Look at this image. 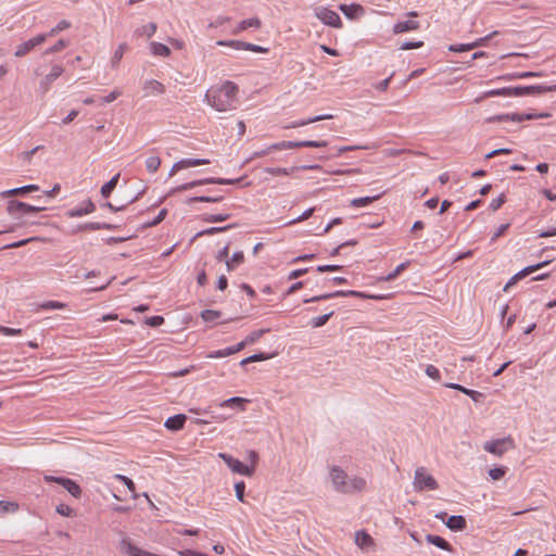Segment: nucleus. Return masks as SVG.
Returning a JSON list of instances; mask_svg holds the SVG:
<instances>
[{
  "label": "nucleus",
  "mask_w": 556,
  "mask_h": 556,
  "mask_svg": "<svg viewBox=\"0 0 556 556\" xmlns=\"http://www.w3.org/2000/svg\"><path fill=\"white\" fill-rule=\"evenodd\" d=\"M56 513L64 517H71L74 514V510L72 507L65 504H59L55 508Z\"/></svg>",
  "instance_id": "5fc2aeb1"
},
{
  "label": "nucleus",
  "mask_w": 556,
  "mask_h": 556,
  "mask_svg": "<svg viewBox=\"0 0 556 556\" xmlns=\"http://www.w3.org/2000/svg\"><path fill=\"white\" fill-rule=\"evenodd\" d=\"M244 490L245 483L243 481H239L235 483L236 496L240 502H244Z\"/></svg>",
  "instance_id": "6e6d98bb"
},
{
  "label": "nucleus",
  "mask_w": 556,
  "mask_h": 556,
  "mask_svg": "<svg viewBox=\"0 0 556 556\" xmlns=\"http://www.w3.org/2000/svg\"><path fill=\"white\" fill-rule=\"evenodd\" d=\"M426 375L434 380L440 379V371L439 369L433 365H428L426 367Z\"/></svg>",
  "instance_id": "0e129e2a"
},
{
  "label": "nucleus",
  "mask_w": 556,
  "mask_h": 556,
  "mask_svg": "<svg viewBox=\"0 0 556 556\" xmlns=\"http://www.w3.org/2000/svg\"><path fill=\"white\" fill-rule=\"evenodd\" d=\"M157 29V26L155 23H149L147 25H143V26H140L138 27L136 30H135V36H138V37H152L155 31Z\"/></svg>",
  "instance_id": "72a5a7b5"
},
{
  "label": "nucleus",
  "mask_w": 556,
  "mask_h": 556,
  "mask_svg": "<svg viewBox=\"0 0 556 556\" xmlns=\"http://www.w3.org/2000/svg\"><path fill=\"white\" fill-rule=\"evenodd\" d=\"M338 296H356V298H361V299H375V300L382 299V296H380V295H368L364 292L354 291V290H346V291L338 290V291H334L331 293H324V294L316 295V296H313L309 299H305L304 303H313V302L333 299V298H338Z\"/></svg>",
  "instance_id": "20e7f679"
},
{
  "label": "nucleus",
  "mask_w": 556,
  "mask_h": 556,
  "mask_svg": "<svg viewBox=\"0 0 556 556\" xmlns=\"http://www.w3.org/2000/svg\"><path fill=\"white\" fill-rule=\"evenodd\" d=\"M448 50L454 52L469 51L472 50V46L471 43L451 45Z\"/></svg>",
  "instance_id": "e2e57ef3"
},
{
  "label": "nucleus",
  "mask_w": 556,
  "mask_h": 556,
  "mask_svg": "<svg viewBox=\"0 0 556 556\" xmlns=\"http://www.w3.org/2000/svg\"><path fill=\"white\" fill-rule=\"evenodd\" d=\"M216 43L218 46L231 47L236 50H248V51L260 52V53L268 52L267 48H264V47H261V46H257L254 43L240 41V40H218Z\"/></svg>",
  "instance_id": "f8f14e48"
},
{
  "label": "nucleus",
  "mask_w": 556,
  "mask_h": 556,
  "mask_svg": "<svg viewBox=\"0 0 556 556\" xmlns=\"http://www.w3.org/2000/svg\"><path fill=\"white\" fill-rule=\"evenodd\" d=\"M128 49V46L127 43L123 42V43H119V46L117 47V49L114 51L113 53V56L111 59V65L113 68L117 67L125 51Z\"/></svg>",
  "instance_id": "e433bc0d"
},
{
  "label": "nucleus",
  "mask_w": 556,
  "mask_h": 556,
  "mask_svg": "<svg viewBox=\"0 0 556 556\" xmlns=\"http://www.w3.org/2000/svg\"><path fill=\"white\" fill-rule=\"evenodd\" d=\"M150 50L153 55L168 58L170 55V49L161 42H150Z\"/></svg>",
  "instance_id": "2f4dec72"
},
{
  "label": "nucleus",
  "mask_w": 556,
  "mask_h": 556,
  "mask_svg": "<svg viewBox=\"0 0 556 556\" xmlns=\"http://www.w3.org/2000/svg\"><path fill=\"white\" fill-rule=\"evenodd\" d=\"M42 148H43L42 146H37V147H35L34 149H31V150H29V151H24V152H22V153L20 154V157H21L23 161H25V162H30V160H31L33 155H34L37 151L41 150Z\"/></svg>",
  "instance_id": "052dcab7"
},
{
  "label": "nucleus",
  "mask_w": 556,
  "mask_h": 556,
  "mask_svg": "<svg viewBox=\"0 0 556 556\" xmlns=\"http://www.w3.org/2000/svg\"><path fill=\"white\" fill-rule=\"evenodd\" d=\"M0 333L3 336H16L22 333V329L9 328L5 326H0Z\"/></svg>",
  "instance_id": "338daca9"
},
{
  "label": "nucleus",
  "mask_w": 556,
  "mask_h": 556,
  "mask_svg": "<svg viewBox=\"0 0 556 556\" xmlns=\"http://www.w3.org/2000/svg\"><path fill=\"white\" fill-rule=\"evenodd\" d=\"M68 42L64 39H60L55 45L46 50V54L55 53L67 47Z\"/></svg>",
  "instance_id": "864d4df0"
},
{
  "label": "nucleus",
  "mask_w": 556,
  "mask_h": 556,
  "mask_svg": "<svg viewBox=\"0 0 556 556\" xmlns=\"http://www.w3.org/2000/svg\"><path fill=\"white\" fill-rule=\"evenodd\" d=\"M551 261H544V262H541V263H538L535 265H530V266H527L525 267L523 269H521L520 271H518L516 275H514L508 281L507 283L504 286V291H507L509 288H511L518 280L525 278L527 275L546 266L547 264H549Z\"/></svg>",
  "instance_id": "4468645a"
},
{
  "label": "nucleus",
  "mask_w": 556,
  "mask_h": 556,
  "mask_svg": "<svg viewBox=\"0 0 556 556\" xmlns=\"http://www.w3.org/2000/svg\"><path fill=\"white\" fill-rule=\"evenodd\" d=\"M71 26L70 22H67L66 20H62L61 22H59V24L53 27L47 35L48 37H52V36H55L56 34H59L60 31L64 30V29H67L68 27Z\"/></svg>",
  "instance_id": "de8ad7c7"
},
{
  "label": "nucleus",
  "mask_w": 556,
  "mask_h": 556,
  "mask_svg": "<svg viewBox=\"0 0 556 556\" xmlns=\"http://www.w3.org/2000/svg\"><path fill=\"white\" fill-rule=\"evenodd\" d=\"M248 402L247 399L233 396L225 400L220 403L222 407H233L238 406L241 410H244V404Z\"/></svg>",
  "instance_id": "4c0bfd02"
},
{
  "label": "nucleus",
  "mask_w": 556,
  "mask_h": 556,
  "mask_svg": "<svg viewBox=\"0 0 556 556\" xmlns=\"http://www.w3.org/2000/svg\"><path fill=\"white\" fill-rule=\"evenodd\" d=\"M64 72V67L62 65H53L50 73L47 74L39 83V89L41 93H46L49 89L51 84L58 79Z\"/></svg>",
  "instance_id": "2eb2a0df"
},
{
  "label": "nucleus",
  "mask_w": 556,
  "mask_h": 556,
  "mask_svg": "<svg viewBox=\"0 0 556 556\" xmlns=\"http://www.w3.org/2000/svg\"><path fill=\"white\" fill-rule=\"evenodd\" d=\"M121 94H122V92H121L118 89H115V90H113L112 92H110L108 96H105L104 98H102V101H103L104 103H111V102H113L114 100H116Z\"/></svg>",
  "instance_id": "774afa93"
},
{
  "label": "nucleus",
  "mask_w": 556,
  "mask_h": 556,
  "mask_svg": "<svg viewBox=\"0 0 556 556\" xmlns=\"http://www.w3.org/2000/svg\"><path fill=\"white\" fill-rule=\"evenodd\" d=\"M242 178H239V179H226V178H204V179H199V180H193L191 181L192 184H194V187L197 186H201V185H207V184H216V185H233V184H237L241 180Z\"/></svg>",
  "instance_id": "bb28decb"
},
{
  "label": "nucleus",
  "mask_w": 556,
  "mask_h": 556,
  "mask_svg": "<svg viewBox=\"0 0 556 556\" xmlns=\"http://www.w3.org/2000/svg\"><path fill=\"white\" fill-rule=\"evenodd\" d=\"M218 456L224 460V463L230 468L232 472L247 477H252L254 475L253 466L244 465L239 459L226 453H219Z\"/></svg>",
  "instance_id": "0eeeda50"
},
{
  "label": "nucleus",
  "mask_w": 556,
  "mask_h": 556,
  "mask_svg": "<svg viewBox=\"0 0 556 556\" xmlns=\"http://www.w3.org/2000/svg\"><path fill=\"white\" fill-rule=\"evenodd\" d=\"M115 479L122 481L126 486L127 489L130 491V492H134L135 491V483L131 479H129L128 477L124 476V475H115L114 476Z\"/></svg>",
  "instance_id": "13d9d810"
},
{
  "label": "nucleus",
  "mask_w": 556,
  "mask_h": 556,
  "mask_svg": "<svg viewBox=\"0 0 556 556\" xmlns=\"http://www.w3.org/2000/svg\"><path fill=\"white\" fill-rule=\"evenodd\" d=\"M426 541L429 543V544H432L441 549H444V551H447L450 553L453 552V547L452 545L445 541L443 538L439 536V535H434V534H427L426 535Z\"/></svg>",
  "instance_id": "cd10ccee"
},
{
  "label": "nucleus",
  "mask_w": 556,
  "mask_h": 556,
  "mask_svg": "<svg viewBox=\"0 0 556 556\" xmlns=\"http://www.w3.org/2000/svg\"><path fill=\"white\" fill-rule=\"evenodd\" d=\"M161 166V159L156 155L150 156L146 161L148 172L155 173Z\"/></svg>",
  "instance_id": "a19ab883"
},
{
  "label": "nucleus",
  "mask_w": 556,
  "mask_h": 556,
  "mask_svg": "<svg viewBox=\"0 0 556 556\" xmlns=\"http://www.w3.org/2000/svg\"><path fill=\"white\" fill-rule=\"evenodd\" d=\"M113 228H115V226L109 223H86L77 226L76 229L72 231V233H76L78 231H94L100 229L111 230Z\"/></svg>",
  "instance_id": "412c9836"
},
{
  "label": "nucleus",
  "mask_w": 556,
  "mask_h": 556,
  "mask_svg": "<svg viewBox=\"0 0 556 556\" xmlns=\"http://www.w3.org/2000/svg\"><path fill=\"white\" fill-rule=\"evenodd\" d=\"M269 329H260L256 331L251 332L244 340V344H252L255 341H257L260 338H262L265 333H267Z\"/></svg>",
  "instance_id": "37998d69"
},
{
  "label": "nucleus",
  "mask_w": 556,
  "mask_h": 556,
  "mask_svg": "<svg viewBox=\"0 0 556 556\" xmlns=\"http://www.w3.org/2000/svg\"><path fill=\"white\" fill-rule=\"evenodd\" d=\"M118 179H119V174H116L106 184H104L101 187V194L104 198H109L111 195L112 191L114 190V188L116 187V185L118 182Z\"/></svg>",
  "instance_id": "c9c22d12"
},
{
  "label": "nucleus",
  "mask_w": 556,
  "mask_h": 556,
  "mask_svg": "<svg viewBox=\"0 0 556 556\" xmlns=\"http://www.w3.org/2000/svg\"><path fill=\"white\" fill-rule=\"evenodd\" d=\"M164 323V318L162 316H152L146 319V324L150 327H159Z\"/></svg>",
  "instance_id": "69168bd1"
},
{
  "label": "nucleus",
  "mask_w": 556,
  "mask_h": 556,
  "mask_svg": "<svg viewBox=\"0 0 556 556\" xmlns=\"http://www.w3.org/2000/svg\"><path fill=\"white\" fill-rule=\"evenodd\" d=\"M144 90V96H156L165 92V87L162 83L155 79H148L143 83L142 86Z\"/></svg>",
  "instance_id": "a211bd4d"
},
{
  "label": "nucleus",
  "mask_w": 556,
  "mask_h": 556,
  "mask_svg": "<svg viewBox=\"0 0 556 556\" xmlns=\"http://www.w3.org/2000/svg\"><path fill=\"white\" fill-rule=\"evenodd\" d=\"M46 210L45 206H35L17 200H11L8 202L7 211L11 216H23L26 214H36Z\"/></svg>",
  "instance_id": "39448f33"
},
{
  "label": "nucleus",
  "mask_w": 556,
  "mask_h": 556,
  "mask_svg": "<svg viewBox=\"0 0 556 556\" xmlns=\"http://www.w3.org/2000/svg\"><path fill=\"white\" fill-rule=\"evenodd\" d=\"M43 480L46 482H55L62 485L75 498H79L81 496V488L70 478L45 475Z\"/></svg>",
  "instance_id": "6e6552de"
},
{
  "label": "nucleus",
  "mask_w": 556,
  "mask_h": 556,
  "mask_svg": "<svg viewBox=\"0 0 556 556\" xmlns=\"http://www.w3.org/2000/svg\"><path fill=\"white\" fill-rule=\"evenodd\" d=\"M207 159H184L174 164V169H184L187 167L208 164Z\"/></svg>",
  "instance_id": "393cba45"
},
{
  "label": "nucleus",
  "mask_w": 556,
  "mask_h": 556,
  "mask_svg": "<svg viewBox=\"0 0 556 556\" xmlns=\"http://www.w3.org/2000/svg\"><path fill=\"white\" fill-rule=\"evenodd\" d=\"M47 38H48V35H41V34H40V35H37L36 37H34V38H31V39H29V40H27V41H25V42L21 43V45L17 47V49H16V51H15L14 55H15L16 58H21V56L26 55V54H27L28 52H30L35 47H37V46L41 45L42 42H45V41L47 40Z\"/></svg>",
  "instance_id": "ddd939ff"
},
{
  "label": "nucleus",
  "mask_w": 556,
  "mask_h": 556,
  "mask_svg": "<svg viewBox=\"0 0 556 556\" xmlns=\"http://www.w3.org/2000/svg\"><path fill=\"white\" fill-rule=\"evenodd\" d=\"M355 543L362 549H367L368 547L374 546L372 538L365 531H357L355 533Z\"/></svg>",
  "instance_id": "c756f323"
},
{
  "label": "nucleus",
  "mask_w": 556,
  "mask_h": 556,
  "mask_svg": "<svg viewBox=\"0 0 556 556\" xmlns=\"http://www.w3.org/2000/svg\"><path fill=\"white\" fill-rule=\"evenodd\" d=\"M222 199H223L222 197H205V195H202V197L190 198L189 202H210V203H215V202L222 201Z\"/></svg>",
  "instance_id": "603ef678"
},
{
  "label": "nucleus",
  "mask_w": 556,
  "mask_h": 556,
  "mask_svg": "<svg viewBox=\"0 0 556 556\" xmlns=\"http://www.w3.org/2000/svg\"><path fill=\"white\" fill-rule=\"evenodd\" d=\"M230 217L229 214H211L205 217V220L208 223H218V222H225Z\"/></svg>",
  "instance_id": "bf43d9fd"
},
{
  "label": "nucleus",
  "mask_w": 556,
  "mask_h": 556,
  "mask_svg": "<svg viewBox=\"0 0 556 556\" xmlns=\"http://www.w3.org/2000/svg\"><path fill=\"white\" fill-rule=\"evenodd\" d=\"M238 92V86L233 81L226 80L220 87L208 89L205 93V101L218 112L236 110Z\"/></svg>",
  "instance_id": "f257e3e1"
},
{
  "label": "nucleus",
  "mask_w": 556,
  "mask_h": 556,
  "mask_svg": "<svg viewBox=\"0 0 556 556\" xmlns=\"http://www.w3.org/2000/svg\"><path fill=\"white\" fill-rule=\"evenodd\" d=\"M261 26V21L257 18V17H253V18H249V20H243L240 22L239 26H238V29L235 31V34L239 33V31H242V30H245L250 27H255V28H258Z\"/></svg>",
  "instance_id": "58836bf2"
},
{
  "label": "nucleus",
  "mask_w": 556,
  "mask_h": 556,
  "mask_svg": "<svg viewBox=\"0 0 556 556\" xmlns=\"http://www.w3.org/2000/svg\"><path fill=\"white\" fill-rule=\"evenodd\" d=\"M314 212H315V207H309L305 212H303L302 215H300L299 217H296L294 219H291V220L285 223L283 225L285 226H290V225H294L296 223H301L303 220H306V219H308L314 214Z\"/></svg>",
  "instance_id": "c03bdc74"
},
{
  "label": "nucleus",
  "mask_w": 556,
  "mask_h": 556,
  "mask_svg": "<svg viewBox=\"0 0 556 556\" xmlns=\"http://www.w3.org/2000/svg\"><path fill=\"white\" fill-rule=\"evenodd\" d=\"M445 525L452 531H462V530H464L466 528L467 522H466V519L463 516L457 515V516H451L445 521Z\"/></svg>",
  "instance_id": "c85d7f7f"
},
{
  "label": "nucleus",
  "mask_w": 556,
  "mask_h": 556,
  "mask_svg": "<svg viewBox=\"0 0 556 556\" xmlns=\"http://www.w3.org/2000/svg\"><path fill=\"white\" fill-rule=\"evenodd\" d=\"M485 97H494V96H506L510 97V87L494 89L485 92Z\"/></svg>",
  "instance_id": "3c124183"
},
{
  "label": "nucleus",
  "mask_w": 556,
  "mask_h": 556,
  "mask_svg": "<svg viewBox=\"0 0 556 556\" xmlns=\"http://www.w3.org/2000/svg\"><path fill=\"white\" fill-rule=\"evenodd\" d=\"M332 315H333V312H329L328 314H325V315H321L318 317H314L311 319L309 324L314 328H319V327L324 326L330 319V317Z\"/></svg>",
  "instance_id": "79ce46f5"
},
{
  "label": "nucleus",
  "mask_w": 556,
  "mask_h": 556,
  "mask_svg": "<svg viewBox=\"0 0 556 556\" xmlns=\"http://www.w3.org/2000/svg\"><path fill=\"white\" fill-rule=\"evenodd\" d=\"M548 113L541 114H531V113H513V114H501L490 118V122H502V121H513L516 123H521L523 121H530L534 118H546L548 117Z\"/></svg>",
  "instance_id": "9d476101"
},
{
  "label": "nucleus",
  "mask_w": 556,
  "mask_h": 556,
  "mask_svg": "<svg viewBox=\"0 0 556 556\" xmlns=\"http://www.w3.org/2000/svg\"><path fill=\"white\" fill-rule=\"evenodd\" d=\"M332 117L333 116L330 115V114L317 115V116H314V117H311V118H307V119L295 121L293 123H290V124L283 126V128H286V129L299 128V127H303V126H306L308 124L316 123V122H319V121L331 119Z\"/></svg>",
  "instance_id": "5701e85b"
},
{
  "label": "nucleus",
  "mask_w": 556,
  "mask_h": 556,
  "mask_svg": "<svg viewBox=\"0 0 556 556\" xmlns=\"http://www.w3.org/2000/svg\"><path fill=\"white\" fill-rule=\"evenodd\" d=\"M506 473L505 467H496L489 470V476L492 480H500L502 479Z\"/></svg>",
  "instance_id": "8fccbe9b"
},
{
  "label": "nucleus",
  "mask_w": 556,
  "mask_h": 556,
  "mask_svg": "<svg viewBox=\"0 0 556 556\" xmlns=\"http://www.w3.org/2000/svg\"><path fill=\"white\" fill-rule=\"evenodd\" d=\"M315 15L318 20H320L325 25L341 28L342 22L339 14L328 8H318L315 12Z\"/></svg>",
  "instance_id": "9b49d317"
},
{
  "label": "nucleus",
  "mask_w": 556,
  "mask_h": 556,
  "mask_svg": "<svg viewBox=\"0 0 556 556\" xmlns=\"http://www.w3.org/2000/svg\"><path fill=\"white\" fill-rule=\"evenodd\" d=\"M551 91H556V85L510 87V97L533 96V94H541V93L551 92Z\"/></svg>",
  "instance_id": "1a4fd4ad"
},
{
  "label": "nucleus",
  "mask_w": 556,
  "mask_h": 556,
  "mask_svg": "<svg viewBox=\"0 0 556 556\" xmlns=\"http://www.w3.org/2000/svg\"><path fill=\"white\" fill-rule=\"evenodd\" d=\"M330 478L334 490L344 494L362 492L367 485L366 479L357 476L350 478L348 473L338 466L330 469Z\"/></svg>",
  "instance_id": "f03ea898"
},
{
  "label": "nucleus",
  "mask_w": 556,
  "mask_h": 556,
  "mask_svg": "<svg viewBox=\"0 0 556 556\" xmlns=\"http://www.w3.org/2000/svg\"><path fill=\"white\" fill-rule=\"evenodd\" d=\"M506 199L504 194H501L498 198L493 199L490 203V210L495 212L497 211L504 203Z\"/></svg>",
  "instance_id": "680f3d73"
},
{
  "label": "nucleus",
  "mask_w": 556,
  "mask_h": 556,
  "mask_svg": "<svg viewBox=\"0 0 556 556\" xmlns=\"http://www.w3.org/2000/svg\"><path fill=\"white\" fill-rule=\"evenodd\" d=\"M319 168L318 165H304L301 167H291V168H281V167H266L264 169L265 173H268L270 175H290L294 170L298 169H316Z\"/></svg>",
  "instance_id": "4be33fe9"
},
{
  "label": "nucleus",
  "mask_w": 556,
  "mask_h": 556,
  "mask_svg": "<svg viewBox=\"0 0 556 556\" xmlns=\"http://www.w3.org/2000/svg\"><path fill=\"white\" fill-rule=\"evenodd\" d=\"M380 195L375 197H363V198H356L351 201V205L354 207H362L370 204L371 202L378 200Z\"/></svg>",
  "instance_id": "ea45409f"
},
{
  "label": "nucleus",
  "mask_w": 556,
  "mask_h": 556,
  "mask_svg": "<svg viewBox=\"0 0 556 556\" xmlns=\"http://www.w3.org/2000/svg\"><path fill=\"white\" fill-rule=\"evenodd\" d=\"M244 262V254L242 251L235 252L232 256L226 260V267L228 271H231L237 268L238 265Z\"/></svg>",
  "instance_id": "473e14b6"
},
{
  "label": "nucleus",
  "mask_w": 556,
  "mask_h": 556,
  "mask_svg": "<svg viewBox=\"0 0 556 556\" xmlns=\"http://www.w3.org/2000/svg\"><path fill=\"white\" fill-rule=\"evenodd\" d=\"M42 309H61L65 307V304L58 301H48L41 304Z\"/></svg>",
  "instance_id": "4d7b16f0"
},
{
  "label": "nucleus",
  "mask_w": 556,
  "mask_h": 556,
  "mask_svg": "<svg viewBox=\"0 0 556 556\" xmlns=\"http://www.w3.org/2000/svg\"><path fill=\"white\" fill-rule=\"evenodd\" d=\"M39 187L37 185H26L18 188H13L10 190L2 191L0 195L2 198L13 197V195H23L28 192L37 191Z\"/></svg>",
  "instance_id": "b1692460"
},
{
  "label": "nucleus",
  "mask_w": 556,
  "mask_h": 556,
  "mask_svg": "<svg viewBox=\"0 0 556 556\" xmlns=\"http://www.w3.org/2000/svg\"><path fill=\"white\" fill-rule=\"evenodd\" d=\"M483 448L493 455L502 456L508 450L515 448V442L510 437H506L485 442Z\"/></svg>",
  "instance_id": "423d86ee"
},
{
  "label": "nucleus",
  "mask_w": 556,
  "mask_h": 556,
  "mask_svg": "<svg viewBox=\"0 0 556 556\" xmlns=\"http://www.w3.org/2000/svg\"><path fill=\"white\" fill-rule=\"evenodd\" d=\"M408 265H409V261L401 263L400 265H397L395 267V269L392 273L388 274L387 276L379 277L377 280L378 281H391V280L395 279L403 270H405Z\"/></svg>",
  "instance_id": "f704fd0d"
},
{
  "label": "nucleus",
  "mask_w": 556,
  "mask_h": 556,
  "mask_svg": "<svg viewBox=\"0 0 556 556\" xmlns=\"http://www.w3.org/2000/svg\"><path fill=\"white\" fill-rule=\"evenodd\" d=\"M232 226H224V227H211V228H207L205 230H202L200 232L197 233L195 237H202V236H205V235H214V233H217V232H222V231H225L229 228H231Z\"/></svg>",
  "instance_id": "09e8293b"
},
{
  "label": "nucleus",
  "mask_w": 556,
  "mask_h": 556,
  "mask_svg": "<svg viewBox=\"0 0 556 556\" xmlns=\"http://www.w3.org/2000/svg\"><path fill=\"white\" fill-rule=\"evenodd\" d=\"M187 420V416L184 414H177L166 419L164 426L170 431L181 430Z\"/></svg>",
  "instance_id": "aec40b11"
},
{
  "label": "nucleus",
  "mask_w": 556,
  "mask_h": 556,
  "mask_svg": "<svg viewBox=\"0 0 556 556\" xmlns=\"http://www.w3.org/2000/svg\"><path fill=\"white\" fill-rule=\"evenodd\" d=\"M96 205L91 200L84 201L80 206L72 208L66 212V215L71 218L80 217L94 212Z\"/></svg>",
  "instance_id": "dca6fc26"
},
{
  "label": "nucleus",
  "mask_w": 556,
  "mask_h": 556,
  "mask_svg": "<svg viewBox=\"0 0 556 556\" xmlns=\"http://www.w3.org/2000/svg\"><path fill=\"white\" fill-rule=\"evenodd\" d=\"M419 28V23L417 21L407 20L403 22H399L394 25L393 31L395 34L405 33L409 30H416Z\"/></svg>",
  "instance_id": "7c9ffc66"
},
{
  "label": "nucleus",
  "mask_w": 556,
  "mask_h": 556,
  "mask_svg": "<svg viewBox=\"0 0 556 556\" xmlns=\"http://www.w3.org/2000/svg\"><path fill=\"white\" fill-rule=\"evenodd\" d=\"M445 387L463 392L464 394L470 396L475 402H480L483 399V394L481 392L467 389L458 383H446Z\"/></svg>",
  "instance_id": "a878e982"
},
{
  "label": "nucleus",
  "mask_w": 556,
  "mask_h": 556,
  "mask_svg": "<svg viewBox=\"0 0 556 556\" xmlns=\"http://www.w3.org/2000/svg\"><path fill=\"white\" fill-rule=\"evenodd\" d=\"M328 142L325 140L315 141V140H303V141H285L286 149H295V148H324L327 147Z\"/></svg>",
  "instance_id": "f3484780"
},
{
  "label": "nucleus",
  "mask_w": 556,
  "mask_h": 556,
  "mask_svg": "<svg viewBox=\"0 0 556 556\" xmlns=\"http://www.w3.org/2000/svg\"><path fill=\"white\" fill-rule=\"evenodd\" d=\"M339 10L350 20L356 18L364 14V8L361 4H340Z\"/></svg>",
  "instance_id": "6ab92c4d"
},
{
  "label": "nucleus",
  "mask_w": 556,
  "mask_h": 556,
  "mask_svg": "<svg viewBox=\"0 0 556 556\" xmlns=\"http://www.w3.org/2000/svg\"><path fill=\"white\" fill-rule=\"evenodd\" d=\"M220 316L219 311L205 309L201 313V317L204 321H214Z\"/></svg>",
  "instance_id": "49530a36"
},
{
  "label": "nucleus",
  "mask_w": 556,
  "mask_h": 556,
  "mask_svg": "<svg viewBox=\"0 0 556 556\" xmlns=\"http://www.w3.org/2000/svg\"><path fill=\"white\" fill-rule=\"evenodd\" d=\"M37 240H40V239L38 237H31V238H28V239H23V240L13 242V243L5 244L2 248H0V250L21 248V247L26 245L28 242L37 241Z\"/></svg>",
  "instance_id": "a18cd8bd"
},
{
  "label": "nucleus",
  "mask_w": 556,
  "mask_h": 556,
  "mask_svg": "<svg viewBox=\"0 0 556 556\" xmlns=\"http://www.w3.org/2000/svg\"><path fill=\"white\" fill-rule=\"evenodd\" d=\"M413 485L417 492H422L425 490L434 491L439 488L437 480L428 472L427 468L424 466L416 468Z\"/></svg>",
  "instance_id": "7ed1b4c3"
}]
</instances>
